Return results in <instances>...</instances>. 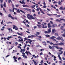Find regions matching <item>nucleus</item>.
<instances>
[{
    "label": "nucleus",
    "instance_id": "obj_1",
    "mask_svg": "<svg viewBox=\"0 0 65 65\" xmlns=\"http://www.w3.org/2000/svg\"><path fill=\"white\" fill-rule=\"evenodd\" d=\"M27 17L28 18V19H29V20H31H31H35V18L33 17L32 15H30V14H27Z\"/></svg>",
    "mask_w": 65,
    "mask_h": 65
},
{
    "label": "nucleus",
    "instance_id": "obj_2",
    "mask_svg": "<svg viewBox=\"0 0 65 65\" xmlns=\"http://www.w3.org/2000/svg\"><path fill=\"white\" fill-rule=\"evenodd\" d=\"M51 32V28H50L47 30V31H45L44 33L45 34H49Z\"/></svg>",
    "mask_w": 65,
    "mask_h": 65
},
{
    "label": "nucleus",
    "instance_id": "obj_3",
    "mask_svg": "<svg viewBox=\"0 0 65 65\" xmlns=\"http://www.w3.org/2000/svg\"><path fill=\"white\" fill-rule=\"evenodd\" d=\"M20 11L21 12H22V13H25V12L24 11H23V10H19V9H18L17 10V12L18 13H20Z\"/></svg>",
    "mask_w": 65,
    "mask_h": 65
},
{
    "label": "nucleus",
    "instance_id": "obj_4",
    "mask_svg": "<svg viewBox=\"0 0 65 65\" xmlns=\"http://www.w3.org/2000/svg\"><path fill=\"white\" fill-rule=\"evenodd\" d=\"M21 1H22V2L21 1H19V2L21 3V4H25L26 3H25V2H24V1H25V0H21Z\"/></svg>",
    "mask_w": 65,
    "mask_h": 65
},
{
    "label": "nucleus",
    "instance_id": "obj_5",
    "mask_svg": "<svg viewBox=\"0 0 65 65\" xmlns=\"http://www.w3.org/2000/svg\"><path fill=\"white\" fill-rule=\"evenodd\" d=\"M42 25V28H47V26L46 25L44 26V25L43 24H41Z\"/></svg>",
    "mask_w": 65,
    "mask_h": 65
},
{
    "label": "nucleus",
    "instance_id": "obj_6",
    "mask_svg": "<svg viewBox=\"0 0 65 65\" xmlns=\"http://www.w3.org/2000/svg\"><path fill=\"white\" fill-rule=\"evenodd\" d=\"M8 17H9V18H11V19L12 20H14V18L12 17V16H11V15L10 14H9L8 15Z\"/></svg>",
    "mask_w": 65,
    "mask_h": 65
},
{
    "label": "nucleus",
    "instance_id": "obj_7",
    "mask_svg": "<svg viewBox=\"0 0 65 65\" xmlns=\"http://www.w3.org/2000/svg\"><path fill=\"white\" fill-rule=\"evenodd\" d=\"M23 9L26 10H27V11H31V9H29L27 8H24Z\"/></svg>",
    "mask_w": 65,
    "mask_h": 65
},
{
    "label": "nucleus",
    "instance_id": "obj_8",
    "mask_svg": "<svg viewBox=\"0 0 65 65\" xmlns=\"http://www.w3.org/2000/svg\"><path fill=\"white\" fill-rule=\"evenodd\" d=\"M39 9L40 11H41V12L43 13V14H44V13L43 11H42V10H41V8H39Z\"/></svg>",
    "mask_w": 65,
    "mask_h": 65
},
{
    "label": "nucleus",
    "instance_id": "obj_9",
    "mask_svg": "<svg viewBox=\"0 0 65 65\" xmlns=\"http://www.w3.org/2000/svg\"><path fill=\"white\" fill-rule=\"evenodd\" d=\"M36 37V36H34V35H31V36H28L27 38H31V37Z\"/></svg>",
    "mask_w": 65,
    "mask_h": 65
},
{
    "label": "nucleus",
    "instance_id": "obj_10",
    "mask_svg": "<svg viewBox=\"0 0 65 65\" xmlns=\"http://www.w3.org/2000/svg\"><path fill=\"white\" fill-rule=\"evenodd\" d=\"M51 25V23H49L48 24V28H51L52 26H51L50 25Z\"/></svg>",
    "mask_w": 65,
    "mask_h": 65
},
{
    "label": "nucleus",
    "instance_id": "obj_11",
    "mask_svg": "<svg viewBox=\"0 0 65 65\" xmlns=\"http://www.w3.org/2000/svg\"><path fill=\"white\" fill-rule=\"evenodd\" d=\"M64 44L62 42H61L58 44L59 45H64Z\"/></svg>",
    "mask_w": 65,
    "mask_h": 65
},
{
    "label": "nucleus",
    "instance_id": "obj_12",
    "mask_svg": "<svg viewBox=\"0 0 65 65\" xmlns=\"http://www.w3.org/2000/svg\"><path fill=\"white\" fill-rule=\"evenodd\" d=\"M22 6L24 7H29L28 6V5H22Z\"/></svg>",
    "mask_w": 65,
    "mask_h": 65
},
{
    "label": "nucleus",
    "instance_id": "obj_13",
    "mask_svg": "<svg viewBox=\"0 0 65 65\" xmlns=\"http://www.w3.org/2000/svg\"><path fill=\"white\" fill-rule=\"evenodd\" d=\"M37 26L39 28H40V29L41 28V25H38V24L37 25Z\"/></svg>",
    "mask_w": 65,
    "mask_h": 65
},
{
    "label": "nucleus",
    "instance_id": "obj_14",
    "mask_svg": "<svg viewBox=\"0 0 65 65\" xmlns=\"http://www.w3.org/2000/svg\"><path fill=\"white\" fill-rule=\"evenodd\" d=\"M17 34H18V35H21V36H22V34H23V32H21V34L19 33V32H17Z\"/></svg>",
    "mask_w": 65,
    "mask_h": 65
},
{
    "label": "nucleus",
    "instance_id": "obj_15",
    "mask_svg": "<svg viewBox=\"0 0 65 65\" xmlns=\"http://www.w3.org/2000/svg\"><path fill=\"white\" fill-rule=\"evenodd\" d=\"M61 4H62V3H61V2L60 1H58V4L59 5H61Z\"/></svg>",
    "mask_w": 65,
    "mask_h": 65
},
{
    "label": "nucleus",
    "instance_id": "obj_16",
    "mask_svg": "<svg viewBox=\"0 0 65 65\" xmlns=\"http://www.w3.org/2000/svg\"><path fill=\"white\" fill-rule=\"evenodd\" d=\"M55 31V29H52V33H54V32Z\"/></svg>",
    "mask_w": 65,
    "mask_h": 65
},
{
    "label": "nucleus",
    "instance_id": "obj_17",
    "mask_svg": "<svg viewBox=\"0 0 65 65\" xmlns=\"http://www.w3.org/2000/svg\"><path fill=\"white\" fill-rule=\"evenodd\" d=\"M32 61H33V62H34V63L35 64V65H37V63H36V62L35 61V60H32Z\"/></svg>",
    "mask_w": 65,
    "mask_h": 65
},
{
    "label": "nucleus",
    "instance_id": "obj_18",
    "mask_svg": "<svg viewBox=\"0 0 65 65\" xmlns=\"http://www.w3.org/2000/svg\"><path fill=\"white\" fill-rule=\"evenodd\" d=\"M19 41L20 42V41H23L24 42V41H23V38H22L21 39H21H19Z\"/></svg>",
    "mask_w": 65,
    "mask_h": 65
},
{
    "label": "nucleus",
    "instance_id": "obj_19",
    "mask_svg": "<svg viewBox=\"0 0 65 65\" xmlns=\"http://www.w3.org/2000/svg\"><path fill=\"white\" fill-rule=\"evenodd\" d=\"M45 36L46 37H50V36L48 35H45Z\"/></svg>",
    "mask_w": 65,
    "mask_h": 65
},
{
    "label": "nucleus",
    "instance_id": "obj_20",
    "mask_svg": "<svg viewBox=\"0 0 65 65\" xmlns=\"http://www.w3.org/2000/svg\"><path fill=\"white\" fill-rule=\"evenodd\" d=\"M3 6L5 7H6V3H5V2L4 3Z\"/></svg>",
    "mask_w": 65,
    "mask_h": 65
},
{
    "label": "nucleus",
    "instance_id": "obj_21",
    "mask_svg": "<svg viewBox=\"0 0 65 65\" xmlns=\"http://www.w3.org/2000/svg\"><path fill=\"white\" fill-rule=\"evenodd\" d=\"M17 27V26H15L14 25H13V29H14L15 28Z\"/></svg>",
    "mask_w": 65,
    "mask_h": 65
},
{
    "label": "nucleus",
    "instance_id": "obj_22",
    "mask_svg": "<svg viewBox=\"0 0 65 65\" xmlns=\"http://www.w3.org/2000/svg\"><path fill=\"white\" fill-rule=\"evenodd\" d=\"M43 8H46V6L45 5H44V6H43Z\"/></svg>",
    "mask_w": 65,
    "mask_h": 65
},
{
    "label": "nucleus",
    "instance_id": "obj_23",
    "mask_svg": "<svg viewBox=\"0 0 65 65\" xmlns=\"http://www.w3.org/2000/svg\"><path fill=\"white\" fill-rule=\"evenodd\" d=\"M47 14L49 16H52V14H49L48 13H47Z\"/></svg>",
    "mask_w": 65,
    "mask_h": 65
},
{
    "label": "nucleus",
    "instance_id": "obj_24",
    "mask_svg": "<svg viewBox=\"0 0 65 65\" xmlns=\"http://www.w3.org/2000/svg\"><path fill=\"white\" fill-rule=\"evenodd\" d=\"M61 53L60 52H59L58 53V54H63V52L62 51H61Z\"/></svg>",
    "mask_w": 65,
    "mask_h": 65
},
{
    "label": "nucleus",
    "instance_id": "obj_25",
    "mask_svg": "<svg viewBox=\"0 0 65 65\" xmlns=\"http://www.w3.org/2000/svg\"><path fill=\"white\" fill-rule=\"evenodd\" d=\"M63 7V6H61L60 7V8H59V9H60V10H62V8Z\"/></svg>",
    "mask_w": 65,
    "mask_h": 65
},
{
    "label": "nucleus",
    "instance_id": "obj_26",
    "mask_svg": "<svg viewBox=\"0 0 65 65\" xmlns=\"http://www.w3.org/2000/svg\"><path fill=\"white\" fill-rule=\"evenodd\" d=\"M56 21H57V22H61V20H59V19H56Z\"/></svg>",
    "mask_w": 65,
    "mask_h": 65
},
{
    "label": "nucleus",
    "instance_id": "obj_27",
    "mask_svg": "<svg viewBox=\"0 0 65 65\" xmlns=\"http://www.w3.org/2000/svg\"><path fill=\"white\" fill-rule=\"evenodd\" d=\"M61 17V15H58L56 16L57 18H59V17Z\"/></svg>",
    "mask_w": 65,
    "mask_h": 65
},
{
    "label": "nucleus",
    "instance_id": "obj_28",
    "mask_svg": "<svg viewBox=\"0 0 65 65\" xmlns=\"http://www.w3.org/2000/svg\"><path fill=\"white\" fill-rule=\"evenodd\" d=\"M8 1V3L9 4L10 3V2H11V3H12V1L11 0H9Z\"/></svg>",
    "mask_w": 65,
    "mask_h": 65
},
{
    "label": "nucleus",
    "instance_id": "obj_29",
    "mask_svg": "<svg viewBox=\"0 0 65 65\" xmlns=\"http://www.w3.org/2000/svg\"><path fill=\"white\" fill-rule=\"evenodd\" d=\"M55 35H56V36H58L59 35L58 34V33H56L55 34Z\"/></svg>",
    "mask_w": 65,
    "mask_h": 65
},
{
    "label": "nucleus",
    "instance_id": "obj_30",
    "mask_svg": "<svg viewBox=\"0 0 65 65\" xmlns=\"http://www.w3.org/2000/svg\"><path fill=\"white\" fill-rule=\"evenodd\" d=\"M3 10L4 11H5V12H6V10H5V9L4 8H3Z\"/></svg>",
    "mask_w": 65,
    "mask_h": 65
},
{
    "label": "nucleus",
    "instance_id": "obj_31",
    "mask_svg": "<svg viewBox=\"0 0 65 65\" xmlns=\"http://www.w3.org/2000/svg\"><path fill=\"white\" fill-rule=\"evenodd\" d=\"M48 47L50 49H52V47L50 45H49Z\"/></svg>",
    "mask_w": 65,
    "mask_h": 65
},
{
    "label": "nucleus",
    "instance_id": "obj_32",
    "mask_svg": "<svg viewBox=\"0 0 65 65\" xmlns=\"http://www.w3.org/2000/svg\"><path fill=\"white\" fill-rule=\"evenodd\" d=\"M53 41H55L56 42H58L57 41V40H56V39H54V38H53Z\"/></svg>",
    "mask_w": 65,
    "mask_h": 65
},
{
    "label": "nucleus",
    "instance_id": "obj_33",
    "mask_svg": "<svg viewBox=\"0 0 65 65\" xmlns=\"http://www.w3.org/2000/svg\"><path fill=\"white\" fill-rule=\"evenodd\" d=\"M12 22H7V24H12Z\"/></svg>",
    "mask_w": 65,
    "mask_h": 65
},
{
    "label": "nucleus",
    "instance_id": "obj_34",
    "mask_svg": "<svg viewBox=\"0 0 65 65\" xmlns=\"http://www.w3.org/2000/svg\"><path fill=\"white\" fill-rule=\"evenodd\" d=\"M54 45H59V44H53Z\"/></svg>",
    "mask_w": 65,
    "mask_h": 65
},
{
    "label": "nucleus",
    "instance_id": "obj_35",
    "mask_svg": "<svg viewBox=\"0 0 65 65\" xmlns=\"http://www.w3.org/2000/svg\"><path fill=\"white\" fill-rule=\"evenodd\" d=\"M57 39H58V40H60V39H61V38L59 37H58L57 38Z\"/></svg>",
    "mask_w": 65,
    "mask_h": 65
},
{
    "label": "nucleus",
    "instance_id": "obj_36",
    "mask_svg": "<svg viewBox=\"0 0 65 65\" xmlns=\"http://www.w3.org/2000/svg\"><path fill=\"white\" fill-rule=\"evenodd\" d=\"M55 47L56 48H57V49H59V47L58 46H55Z\"/></svg>",
    "mask_w": 65,
    "mask_h": 65
},
{
    "label": "nucleus",
    "instance_id": "obj_37",
    "mask_svg": "<svg viewBox=\"0 0 65 65\" xmlns=\"http://www.w3.org/2000/svg\"><path fill=\"white\" fill-rule=\"evenodd\" d=\"M13 58H14V59H17V57H15V56H13Z\"/></svg>",
    "mask_w": 65,
    "mask_h": 65
},
{
    "label": "nucleus",
    "instance_id": "obj_38",
    "mask_svg": "<svg viewBox=\"0 0 65 65\" xmlns=\"http://www.w3.org/2000/svg\"><path fill=\"white\" fill-rule=\"evenodd\" d=\"M18 48H20V49H22V47L20 46H18Z\"/></svg>",
    "mask_w": 65,
    "mask_h": 65
},
{
    "label": "nucleus",
    "instance_id": "obj_39",
    "mask_svg": "<svg viewBox=\"0 0 65 65\" xmlns=\"http://www.w3.org/2000/svg\"><path fill=\"white\" fill-rule=\"evenodd\" d=\"M61 36L62 37H65V34H62L61 35Z\"/></svg>",
    "mask_w": 65,
    "mask_h": 65
},
{
    "label": "nucleus",
    "instance_id": "obj_40",
    "mask_svg": "<svg viewBox=\"0 0 65 65\" xmlns=\"http://www.w3.org/2000/svg\"><path fill=\"white\" fill-rule=\"evenodd\" d=\"M43 60H41V62H40L41 63H42V64H43Z\"/></svg>",
    "mask_w": 65,
    "mask_h": 65
},
{
    "label": "nucleus",
    "instance_id": "obj_41",
    "mask_svg": "<svg viewBox=\"0 0 65 65\" xmlns=\"http://www.w3.org/2000/svg\"><path fill=\"white\" fill-rule=\"evenodd\" d=\"M25 51H26L25 49H22V52H25Z\"/></svg>",
    "mask_w": 65,
    "mask_h": 65
},
{
    "label": "nucleus",
    "instance_id": "obj_42",
    "mask_svg": "<svg viewBox=\"0 0 65 65\" xmlns=\"http://www.w3.org/2000/svg\"><path fill=\"white\" fill-rule=\"evenodd\" d=\"M54 38H53V37H50V39H52V40H53V39H54Z\"/></svg>",
    "mask_w": 65,
    "mask_h": 65
},
{
    "label": "nucleus",
    "instance_id": "obj_43",
    "mask_svg": "<svg viewBox=\"0 0 65 65\" xmlns=\"http://www.w3.org/2000/svg\"><path fill=\"white\" fill-rule=\"evenodd\" d=\"M58 3V2L55 1L54 2H53L54 4H55V3Z\"/></svg>",
    "mask_w": 65,
    "mask_h": 65
},
{
    "label": "nucleus",
    "instance_id": "obj_44",
    "mask_svg": "<svg viewBox=\"0 0 65 65\" xmlns=\"http://www.w3.org/2000/svg\"><path fill=\"white\" fill-rule=\"evenodd\" d=\"M32 42V40H31L30 41V42H29V43L31 44V42Z\"/></svg>",
    "mask_w": 65,
    "mask_h": 65
},
{
    "label": "nucleus",
    "instance_id": "obj_45",
    "mask_svg": "<svg viewBox=\"0 0 65 65\" xmlns=\"http://www.w3.org/2000/svg\"><path fill=\"white\" fill-rule=\"evenodd\" d=\"M19 5H15V6L16 7H18V6H19Z\"/></svg>",
    "mask_w": 65,
    "mask_h": 65
},
{
    "label": "nucleus",
    "instance_id": "obj_46",
    "mask_svg": "<svg viewBox=\"0 0 65 65\" xmlns=\"http://www.w3.org/2000/svg\"><path fill=\"white\" fill-rule=\"evenodd\" d=\"M9 10L11 12H12V10L10 9H9Z\"/></svg>",
    "mask_w": 65,
    "mask_h": 65
},
{
    "label": "nucleus",
    "instance_id": "obj_47",
    "mask_svg": "<svg viewBox=\"0 0 65 65\" xmlns=\"http://www.w3.org/2000/svg\"><path fill=\"white\" fill-rule=\"evenodd\" d=\"M37 28V26H35L34 27V29H36Z\"/></svg>",
    "mask_w": 65,
    "mask_h": 65
},
{
    "label": "nucleus",
    "instance_id": "obj_48",
    "mask_svg": "<svg viewBox=\"0 0 65 65\" xmlns=\"http://www.w3.org/2000/svg\"><path fill=\"white\" fill-rule=\"evenodd\" d=\"M18 38H20V39H22V37H21V36H18Z\"/></svg>",
    "mask_w": 65,
    "mask_h": 65
},
{
    "label": "nucleus",
    "instance_id": "obj_49",
    "mask_svg": "<svg viewBox=\"0 0 65 65\" xmlns=\"http://www.w3.org/2000/svg\"><path fill=\"white\" fill-rule=\"evenodd\" d=\"M1 8H3V5L2 4H1Z\"/></svg>",
    "mask_w": 65,
    "mask_h": 65
},
{
    "label": "nucleus",
    "instance_id": "obj_50",
    "mask_svg": "<svg viewBox=\"0 0 65 65\" xmlns=\"http://www.w3.org/2000/svg\"><path fill=\"white\" fill-rule=\"evenodd\" d=\"M0 1L1 3H3V0H0Z\"/></svg>",
    "mask_w": 65,
    "mask_h": 65
},
{
    "label": "nucleus",
    "instance_id": "obj_51",
    "mask_svg": "<svg viewBox=\"0 0 65 65\" xmlns=\"http://www.w3.org/2000/svg\"><path fill=\"white\" fill-rule=\"evenodd\" d=\"M38 38H42V37L41 36H38Z\"/></svg>",
    "mask_w": 65,
    "mask_h": 65
},
{
    "label": "nucleus",
    "instance_id": "obj_52",
    "mask_svg": "<svg viewBox=\"0 0 65 65\" xmlns=\"http://www.w3.org/2000/svg\"><path fill=\"white\" fill-rule=\"evenodd\" d=\"M50 44L51 45H52V44H54V43H52V42H51V43H50Z\"/></svg>",
    "mask_w": 65,
    "mask_h": 65
},
{
    "label": "nucleus",
    "instance_id": "obj_53",
    "mask_svg": "<svg viewBox=\"0 0 65 65\" xmlns=\"http://www.w3.org/2000/svg\"><path fill=\"white\" fill-rule=\"evenodd\" d=\"M43 4H44L43 5H46V4H45V3L44 2L43 3Z\"/></svg>",
    "mask_w": 65,
    "mask_h": 65
},
{
    "label": "nucleus",
    "instance_id": "obj_54",
    "mask_svg": "<svg viewBox=\"0 0 65 65\" xmlns=\"http://www.w3.org/2000/svg\"><path fill=\"white\" fill-rule=\"evenodd\" d=\"M61 30H63V31H64V32H65V29H63V28H61Z\"/></svg>",
    "mask_w": 65,
    "mask_h": 65
},
{
    "label": "nucleus",
    "instance_id": "obj_55",
    "mask_svg": "<svg viewBox=\"0 0 65 65\" xmlns=\"http://www.w3.org/2000/svg\"><path fill=\"white\" fill-rule=\"evenodd\" d=\"M38 23L39 25H41V23H40L39 22H38Z\"/></svg>",
    "mask_w": 65,
    "mask_h": 65
},
{
    "label": "nucleus",
    "instance_id": "obj_56",
    "mask_svg": "<svg viewBox=\"0 0 65 65\" xmlns=\"http://www.w3.org/2000/svg\"><path fill=\"white\" fill-rule=\"evenodd\" d=\"M24 58H25L26 59H27V56L25 55Z\"/></svg>",
    "mask_w": 65,
    "mask_h": 65
},
{
    "label": "nucleus",
    "instance_id": "obj_57",
    "mask_svg": "<svg viewBox=\"0 0 65 65\" xmlns=\"http://www.w3.org/2000/svg\"><path fill=\"white\" fill-rule=\"evenodd\" d=\"M47 42L48 43H50V42L48 41H47Z\"/></svg>",
    "mask_w": 65,
    "mask_h": 65
},
{
    "label": "nucleus",
    "instance_id": "obj_58",
    "mask_svg": "<svg viewBox=\"0 0 65 65\" xmlns=\"http://www.w3.org/2000/svg\"><path fill=\"white\" fill-rule=\"evenodd\" d=\"M28 53L30 55H31V53H30V52H29V51H28Z\"/></svg>",
    "mask_w": 65,
    "mask_h": 65
},
{
    "label": "nucleus",
    "instance_id": "obj_59",
    "mask_svg": "<svg viewBox=\"0 0 65 65\" xmlns=\"http://www.w3.org/2000/svg\"><path fill=\"white\" fill-rule=\"evenodd\" d=\"M15 29L16 30H18V28L17 27H15Z\"/></svg>",
    "mask_w": 65,
    "mask_h": 65
},
{
    "label": "nucleus",
    "instance_id": "obj_60",
    "mask_svg": "<svg viewBox=\"0 0 65 65\" xmlns=\"http://www.w3.org/2000/svg\"><path fill=\"white\" fill-rule=\"evenodd\" d=\"M62 59H63V60H65V58H64V57H62Z\"/></svg>",
    "mask_w": 65,
    "mask_h": 65
},
{
    "label": "nucleus",
    "instance_id": "obj_61",
    "mask_svg": "<svg viewBox=\"0 0 65 65\" xmlns=\"http://www.w3.org/2000/svg\"><path fill=\"white\" fill-rule=\"evenodd\" d=\"M24 39L25 40H28V38H25Z\"/></svg>",
    "mask_w": 65,
    "mask_h": 65
},
{
    "label": "nucleus",
    "instance_id": "obj_62",
    "mask_svg": "<svg viewBox=\"0 0 65 65\" xmlns=\"http://www.w3.org/2000/svg\"><path fill=\"white\" fill-rule=\"evenodd\" d=\"M44 49H41L40 50V51H44Z\"/></svg>",
    "mask_w": 65,
    "mask_h": 65
},
{
    "label": "nucleus",
    "instance_id": "obj_63",
    "mask_svg": "<svg viewBox=\"0 0 65 65\" xmlns=\"http://www.w3.org/2000/svg\"><path fill=\"white\" fill-rule=\"evenodd\" d=\"M62 10H65V7L64 8H62Z\"/></svg>",
    "mask_w": 65,
    "mask_h": 65
},
{
    "label": "nucleus",
    "instance_id": "obj_64",
    "mask_svg": "<svg viewBox=\"0 0 65 65\" xmlns=\"http://www.w3.org/2000/svg\"><path fill=\"white\" fill-rule=\"evenodd\" d=\"M59 49L60 50H63V48H62V47H60L59 48Z\"/></svg>",
    "mask_w": 65,
    "mask_h": 65
}]
</instances>
